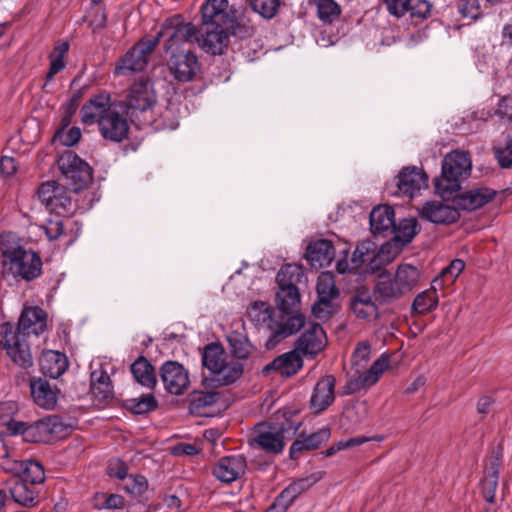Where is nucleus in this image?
I'll list each match as a JSON object with an SVG mask.
<instances>
[{
    "instance_id": "nucleus-1",
    "label": "nucleus",
    "mask_w": 512,
    "mask_h": 512,
    "mask_svg": "<svg viewBox=\"0 0 512 512\" xmlns=\"http://www.w3.org/2000/svg\"><path fill=\"white\" fill-rule=\"evenodd\" d=\"M247 313L253 322L264 326L269 332L265 342V347L268 350L274 349L283 340L299 332L306 324L303 314L294 317L278 315L271 306L262 301L254 302Z\"/></svg>"
},
{
    "instance_id": "nucleus-2",
    "label": "nucleus",
    "mask_w": 512,
    "mask_h": 512,
    "mask_svg": "<svg viewBox=\"0 0 512 512\" xmlns=\"http://www.w3.org/2000/svg\"><path fill=\"white\" fill-rule=\"evenodd\" d=\"M0 252L4 273L14 279L33 281L42 274V259L32 249L22 247L11 233L0 235Z\"/></svg>"
},
{
    "instance_id": "nucleus-3",
    "label": "nucleus",
    "mask_w": 512,
    "mask_h": 512,
    "mask_svg": "<svg viewBox=\"0 0 512 512\" xmlns=\"http://www.w3.org/2000/svg\"><path fill=\"white\" fill-rule=\"evenodd\" d=\"M471 169L472 161L468 152L453 150L446 154L441 163V173L434 179L436 193L443 199L454 197L470 176Z\"/></svg>"
},
{
    "instance_id": "nucleus-4",
    "label": "nucleus",
    "mask_w": 512,
    "mask_h": 512,
    "mask_svg": "<svg viewBox=\"0 0 512 512\" xmlns=\"http://www.w3.org/2000/svg\"><path fill=\"white\" fill-rule=\"evenodd\" d=\"M197 34V28L191 22H185L180 14H175L166 18L155 37L157 45L160 39L164 40L163 49L166 54L177 50H186V45L192 43Z\"/></svg>"
},
{
    "instance_id": "nucleus-5",
    "label": "nucleus",
    "mask_w": 512,
    "mask_h": 512,
    "mask_svg": "<svg viewBox=\"0 0 512 512\" xmlns=\"http://www.w3.org/2000/svg\"><path fill=\"white\" fill-rule=\"evenodd\" d=\"M300 423L290 419H284L282 422H273L269 424H260L255 437V442L266 452L279 454L284 449V440L290 439L296 434Z\"/></svg>"
},
{
    "instance_id": "nucleus-6",
    "label": "nucleus",
    "mask_w": 512,
    "mask_h": 512,
    "mask_svg": "<svg viewBox=\"0 0 512 512\" xmlns=\"http://www.w3.org/2000/svg\"><path fill=\"white\" fill-rule=\"evenodd\" d=\"M57 164L66 184L74 192L86 188L93 180V170L90 165L73 151L63 152Z\"/></svg>"
},
{
    "instance_id": "nucleus-7",
    "label": "nucleus",
    "mask_w": 512,
    "mask_h": 512,
    "mask_svg": "<svg viewBox=\"0 0 512 512\" xmlns=\"http://www.w3.org/2000/svg\"><path fill=\"white\" fill-rule=\"evenodd\" d=\"M157 46V39L142 38L135 43L117 62L113 74L129 76L143 71L149 62L150 54Z\"/></svg>"
},
{
    "instance_id": "nucleus-8",
    "label": "nucleus",
    "mask_w": 512,
    "mask_h": 512,
    "mask_svg": "<svg viewBox=\"0 0 512 512\" xmlns=\"http://www.w3.org/2000/svg\"><path fill=\"white\" fill-rule=\"evenodd\" d=\"M0 347H2L12 362L22 369L33 366V357L25 337L16 333L10 322L0 324Z\"/></svg>"
},
{
    "instance_id": "nucleus-9",
    "label": "nucleus",
    "mask_w": 512,
    "mask_h": 512,
    "mask_svg": "<svg viewBox=\"0 0 512 512\" xmlns=\"http://www.w3.org/2000/svg\"><path fill=\"white\" fill-rule=\"evenodd\" d=\"M168 55L166 67L174 80L187 83L197 78L201 70V64L192 49L177 50Z\"/></svg>"
},
{
    "instance_id": "nucleus-10",
    "label": "nucleus",
    "mask_w": 512,
    "mask_h": 512,
    "mask_svg": "<svg viewBox=\"0 0 512 512\" xmlns=\"http://www.w3.org/2000/svg\"><path fill=\"white\" fill-rule=\"evenodd\" d=\"M386 248V245H382L380 250L377 251V246L374 242L370 240L361 241L358 243L352 254V268L358 270L366 265V267L363 269L364 272L375 273L386 262H390L389 257H383Z\"/></svg>"
},
{
    "instance_id": "nucleus-11",
    "label": "nucleus",
    "mask_w": 512,
    "mask_h": 512,
    "mask_svg": "<svg viewBox=\"0 0 512 512\" xmlns=\"http://www.w3.org/2000/svg\"><path fill=\"white\" fill-rule=\"evenodd\" d=\"M230 30L236 34L234 28L200 25L195 40L206 53L214 56L223 55L230 43Z\"/></svg>"
},
{
    "instance_id": "nucleus-12",
    "label": "nucleus",
    "mask_w": 512,
    "mask_h": 512,
    "mask_svg": "<svg viewBox=\"0 0 512 512\" xmlns=\"http://www.w3.org/2000/svg\"><path fill=\"white\" fill-rule=\"evenodd\" d=\"M202 26L235 28V10L228 0H206L201 6Z\"/></svg>"
},
{
    "instance_id": "nucleus-13",
    "label": "nucleus",
    "mask_w": 512,
    "mask_h": 512,
    "mask_svg": "<svg viewBox=\"0 0 512 512\" xmlns=\"http://www.w3.org/2000/svg\"><path fill=\"white\" fill-rule=\"evenodd\" d=\"M159 374L165 389L173 395L183 394L190 384L188 372L176 361L163 363Z\"/></svg>"
},
{
    "instance_id": "nucleus-14",
    "label": "nucleus",
    "mask_w": 512,
    "mask_h": 512,
    "mask_svg": "<svg viewBox=\"0 0 512 512\" xmlns=\"http://www.w3.org/2000/svg\"><path fill=\"white\" fill-rule=\"evenodd\" d=\"M320 476L312 474L298 479L288 485L274 500L265 512H286L295 499L320 480Z\"/></svg>"
},
{
    "instance_id": "nucleus-15",
    "label": "nucleus",
    "mask_w": 512,
    "mask_h": 512,
    "mask_svg": "<svg viewBox=\"0 0 512 512\" xmlns=\"http://www.w3.org/2000/svg\"><path fill=\"white\" fill-rule=\"evenodd\" d=\"M327 345V336L319 323H310L296 341V351L314 358Z\"/></svg>"
},
{
    "instance_id": "nucleus-16",
    "label": "nucleus",
    "mask_w": 512,
    "mask_h": 512,
    "mask_svg": "<svg viewBox=\"0 0 512 512\" xmlns=\"http://www.w3.org/2000/svg\"><path fill=\"white\" fill-rule=\"evenodd\" d=\"M398 194L413 198L428 187V176L423 169L415 166L403 168L397 175Z\"/></svg>"
},
{
    "instance_id": "nucleus-17",
    "label": "nucleus",
    "mask_w": 512,
    "mask_h": 512,
    "mask_svg": "<svg viewBox=\"0 0 512 512\" xmlns=\"http://www.w3.org/2000/svg\"><path fill=\"white\" fill-rule=\"evenodd\" d=\"M111 96L108 92L102 91L88 100L81 108V121L85 125L100 124L102 118L106 117L113 109Z\"/></svg>"
},
{
    "instance_id": "nucleus-18",
    "label": "nucleus",
    "mask_w": 512,
    "mask_h": 512,
    "mask_svg": "<svg viewBox=\"0 0 512 512\" xmlns=\"http://www.w3.org/2000/svg\"><path fill=\"white\" fill-rule=\"evenodd\" d=\"M419 216L434 224L449 225L460 218L458 209L438 200L426 201L419 209Z\"/></svg>"
},
{
    "instance_id": "nucleus-19",
    "label": "nucleus",
    "mask_w": 512,
    "mask_h": 512,
    "mask_svg": "<svg viewBox=\"0 0 512 512\" xmlns=\"http://www.w3.org/2000/svg\"><path fill=\"white\" fill-rule=\"evenodd\" d=\"M247 462L242 454L220 458L212 468V474L223 483H232L246 472Z\"/></svg>"
},
{
    "instance_id": "nucleus-20",
    "label": "nucleus",
    "mask_w": 512,
    "mask_h": 512,
    "mask_svg": "<svg viewBox=\"0 0 512 512\" xmlns=\"http://www.w3.org/2000/svg\"><path fill=\"white\" fill-rule=\"evenodd\" d=\"M47 328V314L46 312L38 307H25L18 320L16 333L20 336L26 337L31 334L39 336Z\"/></svg>"
},
{
    "instance_id": "nucleus-21",
    "label": "nucleus",
    "mask_w": 512,
    "mask_h": 512,
    "mask_svg": "<svg viewBox=\"0 0 512 512\" xmlns=\"http://www.w3.org/2000/svg\"><path fill=\"white\" fill-rule=\"evenodd\" d=\"M98 128L105 140L120 143L128 137L130 127L126 117L114 108L101 119Z\"/></svg>"
},
{
    "instance_id": "nucleus-22",
    "label": "nucleus",
    "mask_w": 512,
    "mask_h": 512,
    "mask_svg": "<svg viewBox=\"0 0 512 512\" xmlns=\"http://www.w3.org/2000/svg\"><path fill=\"white\" fill-rule=\"evenodd\" d=\"M156 100L153 83L149 79H139L134 82L127 96L128 107L143 112L151 109Z\"/></svg>"
},
{
    "instance_id": "nucleus-23",
    "label": "nucleus",
    "mask_w": 512,
    "mask_h": 512,
    "mask_svg": "<svg viewBox=\"0 0 512 512\" xmlns=\"http://www.w3.org/2000/svg\"><path fill=\"white\" fill-rule=\"evenodd\" d=\"M496 195V190L480 186L471 188L462 194L456 193L454 194V197L451 198L459 209L475 211L491 202Z\"/></svg>"
},
{
    "instance_id": "nucleus-24",
    "label": "nucleus",
    "mask_w": 512,
    "mask_h": 512,
    "mask_svg": "<svg viewBox=\"0 0 512 512\" xmlns=\"http://www.w3.org/2000/svg\"><path fill=\"white\" fill-rule=\"evenodd\" d=\"M336 379L333 375H325L316 383L311 397L310 408L315 413L325 411L335 400Z\"/></svg>"
},
{
    "instance_id": "nucleus-25",
    "label": "nucleus",
    "mask_w": 512,
    "mask_h": 512,
    "mask_svg": "<svg viewBox=\"0 0 512 512\" xmlns=\"http://www.w3.org/2000/svg\"><path fill=\"white\" fill-rule=\"evenodd\" d=\"M335 257L333 243L327 239H318L311 242L305 253L306 260L312 267H325L331 264Z\"/></svg>"
},
{
    "instance_id": "nucleus-26",
    "label": "nucleus",
    "mask_w": 512,
    "mask_h": 512,
    "mask_svg": "<svg viewBox=\"0 0 512 512\" xmlns=\"http://www.w3.org/2000/svg\"><path fill=\"white\" fill-rule=\"evenodd\" d=\"M406 293L390 274H381L373 288V296L379 304H391Z\"/></svg>"
},
{
    "instance_id": "nucleus-27",
    "label": "nucleus",
    "mask_w": 512,
    "mask_h": 512,
    "mask_svg": "<svg viewBox=\"0 0 512 512\" xmlns=\"http://www.w3.org/2000/svg\"><path fill=\"white\" fill-rule=\"evenodd\" d=\"M303 360L296 349L276 357L267 364L263 373L268 375L270 371H276L283 377L295 375L302 367Z\"/></svg>"
},
{
    "instance_id": "nucleus-28",
    "label": "nucleus",
    "mask_w": 512,
    "mask_h": 512,
    "mask_svg": "<svg viewBox=\"0 0 512 512\" xmlns=\"http://www.w3.org/2000/svg\"><path fill=\"white\" fill-rule=\"evenodd\" d=\"M243 374V365L238 361H225L210 378H204L203 382L207 386L221 387L228 386L236 382Z\"/></svg>"
},
{
    "instance_id": "nucleus-29",
    "label": "nucleus",
    "mask_w": 512,
    "mask_h": 512,
    "mask_svg": "<svg viewBox=\"0 0 512 512\" xmlns=\"http://www.w3.org/2000/svg\"><path fill=\"white\" fill-rule=\"evenodd\" d=\"M378 301L372 298L370 291L361 287L351 297L350 308L359 319H367L378 315Z\"/></svg>"
},
{
    "instance_id": "nucleus-30",
    "label": "nucleus",
    "mask_w": 512,
    "mask_h": 512,
    "mask_svg": "<svg viewBox=\"0 0 512 512\" xmlns=\"http://www.w3.org/2000/svg\"><path fill=\"white\" fill-rule=\"evenodd\" d=\"M330 430L322 428L308 436L300 435L291 445L289 456L292 460L298 459L304 451L318 449L323 443L328 441Z\"/></svg>"
},
{
    "instance_id": "nucleus-31",
    "label": "nucleus",
    "mask_w": 512,
    "mask_h": 512,
    "mask_svg": "<svg viewBox=\"0 0 512 512\" xmlns=\"http://www.w3.org/2000/svg\"><path fill=\"white\" fill-rule=\"evenodd\" d=\"M30 392L34 402L41 408L52 410L57 404V394L49 382L40 377H32L29 382Z\"/></svg>"
},
{
    "instance_id": "nucleus-32",
    "label": "nucleus",
    "mask_w": 512,
    "mask_h": 512,
    "mask_svg": "<svg viewBox=\"0 0 512 512\" xmlns=\"http://www.w3.org/2000/svg\"><path fill=\"white\" fill-rule=\"evenodd\" d=\"M9 493L15 503L22 507L32 508L39 504L40 496L36 486L12 479Z\"/></svg>"
},
{
    "instance_id": "nucleus-33",
    "label": "nucleus",
    "mask_w": 512,
    "mask_h": 512,
    "mask_svg": "<svg viewBox=\"0 0 512 512\" xmlns=\"http://www.w3.org/2000/svg\"><path fill=\"white\" fill-rule=\"evenodd\" d=\"M39 365L43 375L57 379L67 370L68 360L64 353L47 350L42 353Z\"/></svg>"
},
{
    "instance_id": "nucleus-34",
    "label": "nucleus",
    "mask_w": 512,
    "mask_h": 512,
    "mask_svg": "<svg viewBox=\"0 0 512 512\" xmlns=\"http://www.w3.org/2000/svg\"><path fill=\"white\" fill-rule=\"evenodd\" d=\"M300 292L299 288H284L278 287L275 296L276 307L278 315H285L286 317H294L300 305Z\"/></svg>"
},
{
    "instance_id": "nucleus-35",
    "label": "nucleus",
    "mask_w": 512,
    "mask_h": 512,
    "mask_svg": "<svg viewBox=\"0 0 512 512\" xmlns=\"http://www.w3.org/2000/svg\"><path fill=\"white\" fill-rule=\"evenodd\" d=\"M394 224L395 213L392 207L380 205L372 209L370 213V229L374 234L391 233Z\"/></svg>"
},
{
    "instance_id": "nucleus-36",
    "label": "nucleus",
    "mask_w": 512,
    "mask_h": 512,
    "mask_svg": "<svg viewBox=\"0 0 512 512\" xmlns=\"http://www.w3.org/2000/svg\"><path fill=\"white\" fill-rule=\"evenodd\" d=\"M367 419L366 407L363 404H355L345 407L341 414L339 424L345 432L353 433L359 430Z\"/></svg>"
},
{
    "instance_id": "nucleus-37",
    "label": "nucleus",
    "mask_w": 512,
    "mask_h": 512,
    "mask_svg": "<svg viewBox=\"0 0 512 512\" xmlns=\"http://www.w3.org/2000/svg\"><path fill=\"white\" fill-rule=\"evenodd\" d=\"M131 373L137 383L148 389H154L157 384L156 371L150 361L139 356L130 366Z\"/></svg>"
},
{
    "instance_id": "nucleus-38",
    "label": "nucleus",
    "mask_w": 512,
    "mask_h": 512,
    "mask_svg": "<svg viewBox=\"0 0 512 512\" xmlns=\"http://www.w3.org/2000/svg\"><path fill=\"white\" fill-rule=\"evenodd\" d=\"M306 281L303 267L298 264L283 265L276 275L278 287L298 288V285Z\"/></svg>"
},
{
    "instance_id": "nucleus-39",
    "label": "nucleus",
    "mask_w": 512,
    "mask_h": 512,
    "mask_svg": "<svg viewBox=\"0 0 512 512\" xmlns=\"http://www.w3.org/2000/svg\"><path fill=\"white\" fill-rule=\"evenodd\" d=\"M90 390L95 399L100 402L107 401L113 395V387L106 371L100 370L91 373Z\"/></svg>"
},
{
    "instance_id": "nucleus-40",
    "label": "nucleus",
    "mask_w": 512,
    "mask_h": 512,
    "mask_svg": "<svg viewBox=\"0 0 512 512\" xmlns=\"http://www.w3.org/2000/svg\"><path fill=\"white\" fill-rule=\"evenodd\" d=\"M316 291L320 303H325L326 307H331V302L339 296V290L335 285L332 272H322L319 275Z\"/></svg>"
},
{
    "instance_id": "nucleus-41",
    "label": "nucleus",
    "mask_w": 512,
    "mask_h": 512,
    "mask_svg": "<svg viewBox=\"0 0 512 512\" xmlns=\"http://www.w3.org/2000/svg\"><path fill=\"white\" fill-rule=\"evenodd\" d=\"M226 361V352L219 343L207 344L202 352V364L210 371L215 372Z\"/></svg>"
},
{
    "instance_id": "nucleus-42",
    "label": "nucleus",
    "mask_w": 512,
    "mask_h": 512,
    "mask_svg": "<svg viewBox=\"0 0 512 512\" xmlns=\"http://www.w3.org/2000/svg\"><path fill=\"white\" fill-rule=\"evenodd\" d=\"M77 207V204L71 198L69 190L62 185L48 209L58 216L67 217L73 215Z\"/></svg>"
},
{
    "instance_id": "nucleus-43",
    "label": "nucleus",
    "mask_w": 512,
    "mask_h": 512,
    "mask_svg": "<svg viewBox=\"0 0 512 512\" xmlns=\"http://www.w3.org/2000/svg\"><path fill=\"white\" fill-rule=\"evenodd\" d=\"M418 233V222L415 218H404L394 224L391 231L392 239L401 245L408 244Z\"/></svg>"
},
{
    "instance_id": "nucleus-44",
    "label": "nucleus",
    "mask_w": 512,
    "mask_h": 512,
    "mask_svg": "<svg viewBox=\"0 0 512 512\" xmlns=\"http://www.w3.org/2000/svg\"><path fill=\"white\" fill-rule=\"evenodd\" d=\"M231 354L238 359H247L254 350L248 337L238 331H231L227 335Z\"/></svg>"
},
{
    "instance_id": "nucleus-45",
    "label": "nucleus",
    "mask_w": 512,
    "mask_h": 512,
    "mask_svg": "<svg viewBox=\"0 0 512 512\" xmlns=\"http://www.w3.org/2000/svg\"><path fill=\"white\" fill-rule=\"evenodd\" d=\"M69 51V43L67 41H62L57 43L53 51L49 55L50 67L46 74V83L50 82L54 76L62 71L66 62L64 61V57Z\"/></svg>"
},
{
    "instance_id": "nucleus-46",
    "label": "nucleus",
    "mask_w": 512,
    "mask_h": 512,
    "mask_svg": "<svg viewBox=\"0 0 512 512\" xmlns=\"http://www.w3.org/2000/svg\"><path fill=\"white\" fill-rule=\"evenodd\" d=\"M419 275V271L416 267L410 264H402L398 266L394 274V279L407 294L416 286Z\"/></svg>"
},
{
    "instance_id": "nucleus-47",
    "label": "nucleus",
    "mask_w": 512,
    "mask_h": 512,
    "mask_svg": "<svg viewBox=\"0 0 512 512\" xmlns=\"http://www.w3.org/2000/svg\"><path fill=\"white\" fill-rule=\"evenodd\" d=\"M15 479L36 486L37 484H41L45 481L44 468L38 461L25 460V464L19 477Z\"/></svg>"
},
{
    "instance_id": "nucleus-48",
    "label": "nucleus",
    "mask_w": 512,
    "mask_h": 512,
    "mask_svg": "<svg viewBox=\"0 0 512 512\" xmlns=\"http://www.w3.org/2000/svg\"><path fill=\"white\" fill-rule=\"evenodd\" d=\"M158 403L152 394H143L138 398H130L124 401V407L133 414L142 415L157 408Z\"/></svg>"
},
{
    "instance_id": "nucleus-49",
    "label": "nucleus",
    "mask_w": 512,
    "mask_h": 512,
    "mask_svg": "<svg viewBox=\"0 0 512 512\" xmlns=\"http://www.w3.org/2000/svg\"><path fill=\"white\" fill-rule=\"evenodd\" d=\"M219 399V394L212 391H194L189 397V409L192 413L200 414L202 409L214 405Z\"/></svg>"
},
{
    "instance_id": "nucleus-50",
    "label": "nucleus",
    "mask_w": 512,
    "mask_h": 512,
    "mask_svg": "<svg viewBox=\"0 0 512 512\" xmlns=\"http://www.w3.org/2000/svg\"><path fill=\"white\" fill-rule=\"evenodd\" d=\"M5 426L10 435H23V439L28 442L40 441V436L36 434L37 426L28 425L23 421H16L14 418L9 420Z\"/></svg>"
},
{
    "instance_id": "nucleus-51",
    "label": "nucleus",
    "mask_w": 512,
    "mask_h": 512,
    "mask_svg": "<svg viewBox=\"0 0 512 512\" xmlns=\"http://www.w3.org/2000/svg\"><path fill=\"white\" fill-rule=\"evenodd\" d=\"M438 305V296L435 290H425L419 293L413 303V311L419 314H426L436 309Z\"/></svg>"
},
{
    "instance_id": "nucleus-52",
    "label": "nucleus",
    "mask_w": 512,
    "mask_h": 512,
    "mask_svg": "<svg viewBox=\"0 0 512 512\" xmlns=\"http://www.w3.org/2000/svg\"><path fill=\"white\" fill-rule=\"evenodd\" d=\"M340 14V6L334 0H317V15L324 23L331 24Z\"/></svg>"
},
{
    "instance_id": "nucleus-53",
    "label": "nucleus",
    "mask_w": 512,
    "mask_h": 512,
    "mask_svg": "<svg viewBox=\"0 0 512 512\" xmlns=\"http://www.w3.org/2000/svg\"><path fill=\"white\" fill-rule=\"evenodd\" d=\"M251 8L262 18L270 20L274 18L280 8V0H249Z\"/></svg>"
},
{
    "instance_id": "nucleus-54",
    "label": "nucleus",
    "mask_w": 512,
    "mask_h": 512,
    "mask_svg": "<svg viewBox=\"0 0 512 512\" xmlns=\"http://www.w3.org/2000/svg\"><path fill=\"white\" fill-rule=\"evenodd\" d=\"M504 448L502 444L494 447L490 453L488 464L485 467V476L499 478L500 468L503 463Z\"/></svg>"
},
{
    "instance_id": "nucleus-55",
    "label": "nucleus",
    "mask_w": 512,
    "mask_h": 512,
    "mask_svg": "<svg viewBox=\"0 0 512 512\" xmlns=\"http://www.w3.org/2000/svg\"><path fill=\"white\" fill-rule=\"evenodd\" d=\"M61 187L62 185H60L56 181H47L39 186L37 191L38 198L41 201V203L46 206L47 209L56 197L58 189Z\"/></svg>"
},
{
    "instance_id": "nucleus-56",
    "label": "nucleus",
    "mask_w": 512,
    "mask_h": 512,
    "mask_svg": "<svg viewBox=\"0 0 512 512\" xmlns=\"http://www.w3.org/2000/svg\"><path fill=\"white\" fill-rule=\"evenodd\" d=\"M481 1L482 0H459L458 10L463 17L476 20L483 14Z\"/></svg>"
},
{
    "instance_id": "nucleus-57",
    "label": "nucleus",
    "mask_w": 512,
    "mask_h": 512,
    "mask_svg": "<svg viewBox=\"0 0 512 512\" xmlns=\"http://www.w3.org/2000/svg\"><path fill=\"white\" fill-rule=\"evenodd\" d=\"M148 489V481L145 476L135 474L129 476L124 490L134 496H142Z\"/></svg>"
},
{
    "instance_id": "nucleus-58",
    "label": "nucleus",
    "mask_w": 512,
    "mask_h": 512,
    "mask_svg": "<svg viewBox=\"0 0 512 512\" xmlns=\"http://www.w3.org/2000/svg\"><path fill=\"white\" fill-rule=\"evenodd\" d=\"M81 130L79 127L73 126L68 131L60 128L56 131L54 138L63 146L71 147L78 143L81 138Z\"/></svg>"
},
{
    "instance_id": "nucleus-59",
    "label": "nucleus",
    "mask_w": 512,
    "mask_h": 512,
    "mask_svg": "<svg viewBox=\"0 0 512 512\" xmlns=\"http://www.w3.org/2000/svg\"><path fill=\"white\" fill-rule=\"evenodd\" d=\"M493 151L501 168H512V138L506 140L504 147H496Z\"/></svg>"
},
{
    "instance_id": "nucleus-60",
    "label": "nucleus",
    "mask_w": 512,
    "mask_h": 512,
    "mask_svg": "<svg viewBox=\"0 0 512 512\" xmlns=\"http://www.w3.org/2000/svg\"><path fill=\"white\" fill-rule=\"evenodd\" d=\"M388 366V358L384 355L379 357L368 370L363 372L368 379V383L374 385L379 380L380 375L388 368Z\"/></svg>"
},
{
    "instance_id": "nucleus-61",
    "label": "nucleus",
    "mask_w": 512,
    "mask_h": 512,
    "mask_svg": "<svg viewBox=\"0 0 512 512\" xmlns=\"http://www.w3.org/2000/svg\"><path fill=\"white\" fill-rule=\"evenodd\" d=\"M369 440H370V438H367V437H364V436H357V437H353V438H350V439H347V440H342V441H339V442L335 443L334 445H332L328 449H326L323 452V454L326 457H329V456L334 455L338 451H341V450H344V449H347V448H350V447L362 445V444L368 442Z\"/></svg>"
},
{
    "instance_id": "nucleus-62",
    "label": "nucleus",
    "mask_w": 512,
    "mask_h": 512,
    "mask_svg": "<svg viewBox=\"0 0 512 512\" xmlns=\"http://www.w3.org/2000/svg\"><path fill=\"white\" fill-rule=\"evenodd\" d=\"M431 9L432 4L427 0H411L408 12L411 18L424 20L429 17Z\"/></svg>"
},
{
    "instance_id": "nucleus-63",
    "label": "nucleus",
    "mask_w": 512,
    "mask_h": 512,
    "mask_svg": "<svg viewBox=\"0 0 512 512\" xmlns=\"http://www.w3.org/2000/svg\"><path fill=\"white\" fill-rule=\"evenodd\" d=\"M106 473L109 477L124 480L128 476V466L121 459H113L109 461Z\"/></svg>"
},
{
    "instance_id": "nucleus-64",
    "label": "nucleus",
    "mask_w": 512,
    "mask_h": 512,
    "mask_svg": "<svg viewBox=\"0 0 512 512\" xmlns=\"http://www.w3.org/2000/svg\"><path fill=\"white\" fill-rule=\"evenodd\" d=\"M465 263L461 259H455L450 264L444 267L441 271V276L450 282H454L458 275L464 270Z\"/></svg>"
}]
</instances>
